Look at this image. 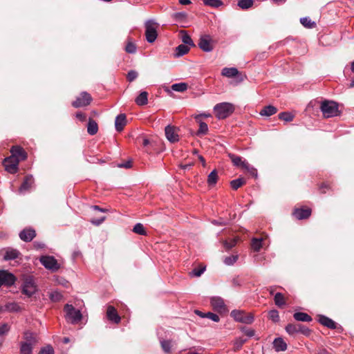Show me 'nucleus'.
<instances>
[{
  "instance_id": "obj_1",
  "label": "nucleus",
  "mask_w": 354,
  "mask_h": 354,
  "mask_svg": "<svg viewBox=\"0 0 354 354\" xmlns=\"http://www.w3.org/2000/svg\"><path fill=\"white\" fill-rule=\"evenodd\" d=\"M234 111V106L230 102H221L214 107L216 117L219 120H223L229 117Z\"/></svg>"
},
{
  "instance_id": "obj_2",
  "label": "nucleus",
  "mask_w": 354,
  "mask_h": 354,
  "mask_svg": "<svg viewBox=\"0 0 354 354\" xmlns=\"http://www.w3.org/2000/svg\"><path fill=\"white\" fill-rule=\"evenodd\" d=\"M320 109L325 118L335 117L339 113L338 104L331 100H324L321 104Z\"/></svg>"
},
{
  "instance_id": "obj_3",
  "label": "nucleus",
  "mask_w": 354,
  "mask_h": 354,
  "mask_svg": "<svg viewBox=\"0 0 354 354\" xmlns=\"http://www.w3.org/2000/svg\"><path fill=\"white\" fill-rule=\"evenodd\" d=\"M21 290L28 297H32L37 291V286L32 276H27L24 278L21 286Z\"/></svg>"
},
{
  "instance_id": "obj_4",
  "label": "nucleus",
  "mask_w": 354,
  "mask_h": 354,
  "mask_svg": "<svg viewBox=\"0 0 354 354\" xmlns=\"http://www.w3.org/2000/svg\"><path fill=\"white\" fill-rule=\"evenodd\" d=\"M66 319L73 324L78 323L82 317L80 310L75 309L71 304H66L64 306Z\"/></svg>"
},
{
  "instance_id": "obj_5",
  "label": "nucleus",
  "mask_w": 354,
  "mask_h": 354,
  "mask_svg": "<svg viewBox=\"0 0 354 354\" xmlns=\"http://www.w3.org/2000/svg\"><path fill=\"white\" fill-rule=\"evenodd\" d=\"M156 22L153 19H149L145 22V36L149 43H153L157 38Z\"/></svg>"
},
{
  "instance_id": "obj_6",
  "label": "nucleus",
  "mask_w": 354,
  "mask_h": 354,
  "mask_svg": "<svg viewBox=\"0 0 354 354\" xmlns=\"http://www.w3.org/2000/svg\"><path fill=\"white\" fill-rule=\"evenodd\" d=\"M286 331L291 335L301 333L305 336H309L311 332L308 327L301 324H288L286 326Z\"/></svg>"
},
{
  "instance_id": "obj_7",
  "label": "nucleus",
  "mask_w": 354,
  "mask_h": 354,
  "mask_svg": "<svg viewBox=\"0 0 354 354\" xmlns=\"http://www.w3.org/2000/svg\"><path fill=\"white\" fill-rule=\"evenodd\" d=\"M230 316L238 322L250 324L253 322L254 317L251 314H246L243 310H233Z\"/></svg>"
},
{
  "instance_id": "obj_8",
  "label": "nucleus",
  "mask_w": 354,
  "mask_h": 354,
  "mask_svg": "<svg viewBox=\"0 0 354 354\" xmlns=\"http://www.w3.org/2000/svg\"><path fill=\"white\" fill-rule=\"evenodd\" d=\"M40 263L46 269L56 272L59 269V265L56 259L53 256L44 255L39 259Z\"/></svg>"
},
{
  "instance_id": "obj_9",
  "label": "nucleus",
  "mask_w": 354,
  "mask_h": 354,
  "mask_svg": "<svg viewBox=\"0 0 354 354\" xmlns=\"http://www.w3.org/2000/svg\"><path fill=\"white\" fill-rule=\"evenodd\" d=\"M198 47L204 52L209 53L214 49L213 40L209 35H203L200 37Z\"/></svg>"
},
{
  "instance_id": "obj_10",
  "label": "nucleus",
  "mask_w": 354,
  "mask_h": 354,
  "mask_svg": "<svg viewBox=\"0 0 354 354\" xmlns=\"http://www.w3.org/2000/svg\"><path fill=\"white\" fill-rule=\"evenodd\" d=\"M92 100V97L87 92H82L80 95L73 102L72 105L75 108H80L88 105Z\"/></svg>"
},
{
  "instance_id": "obj_11",
  "label": "nucleus",
  "mask_w": 354,
  "mask_h": 354,
  "mask_svg": "<svg viewBox=\"0 0 354 354\" xmlns=\"http://www.w3.org/2000/svg\"><path fill=\"white\" fill-rule=\"evenodd\" d=\"M19 160L15 158V157H8L5 158L3 165L6 170L10 174H15L18 171Z\"/></svg>"
},
{
  "instance_id": "obj_12",
  "label": "nucleus",
  "mask_w": 354,
  "mask_h": 354,
  "mask_svg": "<svg viewBox=\"0 0 354 354\" xmlns=\"http://www.w3.org/2000/svg\"><path fill=\"white\" fill-rule=\"evenodd\" d=\"M210 304L213 309L219 313H225L227 308L224 300L220 297H213L210 299Z\"/></svg>"
},
{
  "instance_id": "obj_13",
  "label": "nucleus",
  "mask_w": 354,
  "mask_h": 354,
  "mask_svg": "<svg viewBox=\"0 0 354 354\" xmlns=\"http://www.w3.org/2000/svg\"><path fill=\"white\" fill-rule=\"evenodd\" d=\"M318 322L323 326L330 328V329H337L342 330V327L338 325L335 322H334L330 318L323 315H318Z\"/></svg>"
},
{
  "instance_id": "obj_14",
  "label": "nucleus",
  "mask_w": 354,
  "mask_h": 354,
  "mask_svg": "<svg viewBox=\"0 0 354 354\" xmlns=\"http://www.w3.org/2000/svg\"><path fill=\"white\" fill-rule=\"evenodd\" d=\"M15 277L6 270H0V286L2 285L12 286L15 282Z\"/></svg>"
},
{
  "instance_id": "obj_15",
  "label": "nucleus",
  "mask_w": 354,
  "mask_h": 354,
  "mask_svg": "<svg viewBox=\"0 0 354 354\" xmlns=\"http://www.w3.org/2000/svg\"><path fill=\"white\" fill-rule=\"evenodd\" d=\"M10 156L18 158L19 161L24 160L27 158L26 152L20 146H13L10 149Z\"/></svg>"
},
{
  "instance_id": "obj_16",
  "label": "nucleus",
  "mask_w": 354,
  "mask_h": 354,
  "mask_svg": "<svg viewBox=\"0 0 354 354\" xmlns=\"http://www.w3.org/2000/svg\"><path fill=\"white\" fill-rule=\"evenodd\" d=\"M1 252H4L3 254V259L5 261L14 260L19 257L20 255V252L19 250L12 248H7L1 250Z\"/></svg>"
},
{
  "instance_id": "obj_17",
  "label": "nucleus",
  "mask_w": 354,
  "mask_h": 354,
  "mask_svg": "<svg viewBox=\"0 0 354 354\" xmlns=\"http://www.w3.org/2000/svg\"><path fill=\"white\" fill-rule=\"evenodd\" d=\"M35 236V231L31 228H26L19 233L20 239L26 242L31 241Z\"/></svg>"
},
{
  "instance_id": "obj_18",
  "label": "nucleus",
  "mask_w": 354,
  "mask_h": 354,
  "mask_svg": "<svg viewBox=\"0 0 354 354\" xmlns=\"http://www.w3.org/2000/svg\"><path fill=\"white\" fill-rule=\"evenodd\" d=\"M165 136L167 139L171 142H176L178 141L179 136L176 133V130L174 127L168 125L165 127Z\"/></svg>"
},
{
  "instance_id": "obj_19",
  "label": "nucleus",
  "mask_w": 354,
  "mask_h": 354,
  "mask_svg": "<svg viewBox=\"0 0 354 354\" xmlns=\"http://www.w3.org/2000/svg\"><path fill=\"white\" fill-rule=\"evenodd\" d=\"M127 124V117L124 113L118 115L115 120V130L118 132L122 131Z\"/></svg>"
},
{
  "instance_id": "obj_20",
  "label": "nucleus",
  "mask_w": 354,
  "mask_h": 354,
  "mask_svg": "<svg viewBox=\"0 0 354 354\" xmlns=\"http://www.w3.org/2000/svg\"><path fill=\"white\" fill-rule=\"evenodd\" d=\"M106 316L110 321L115 324H118L121 320L116 309L111 306H109L107 308Z\"/></svg>"
},
{
  "instance_id": "obj_21",
  "label": "nucleus",
  "mask_w": 354,
  "mask_h": 354,
  "mask_svg": "<svg viewBox=\"0 0 354 354\" xmlns=\"http://www.w3.org/2000/svg\"><path fill=\"white\" fill-rule=\"evenodd\" d=\"M34 180L31 175H28L25 177L24 182L21 185L19 192L21 194H24L28 192L33 184Z\"/></svg>"
},
{
  "instance_id": "obj_22",
  "label": "nucleus",
  "mask_w": 354,
  "mask_h": 354,
  "mask_svg": "<svg viewBox=\"0 0 354 354\" xmlns=\"http://www.w3.org/2000/svg\"><path fill=\"white\" fill-rule=\"evenodd\" d=\"M311 214V209L310 208H298L295 209L293 215L299 220L306 219Z\"/></svg>"
},
{
  "instance_id": "obj_23",
  "label": "nucleus",
  "mask_w": 354,
  "mask_h": 354,
  "mask_svg": "<svg viewBox=\"0 0 354 354\" xmlns=\"http://www.w3.org/2000/svg\"><path fill=\"white\" fill-rule=\"evenodd\" d=\"M273 348L277 352L285 351L287 349V344L281 337H277L273 342Z\"/></svg>"
},
{
  "instance_id": "obj_24",
  "label": "nucleus",
  "mask_w": 354,
  "mask_h": 354,
  "mask_svg": "<svg viewBox=\"0 0 354 354\" xmlns=\"http://www.w3.org/2000/svg\"><path fill=\"white\" fill-rule=\"evenodd\" d=\"M239 73L238 69L234 67L231 68H223L221 71V75L223 76L227 77L228 78H232L236 77Z\"/></svg>"
},
{
  "instance_id": "obj_25",
  "label": "nucleus",
  "mask_w": 354,
  "mask_h": 354,
  "mask_svg": "<svg viewBox=\"0 0 354 354\" xmlns=\"http://www.w3.org/2000/svg\"><path fill=\"white\" fill-rule=\"evenodd\" d=\"M229 157L232 160L234 165L236 167H241L243 168L247 165L248 162L245 160H242V158L234 154H230Z\"/></svg>"
},
{
  "instance_id": "obj_26",
  "label": "nucleus",
  "mask_w": 354,
  "mask_h": 354,
  "mask_svg": "<svg viewBox=\"0 0 354 354\" xmlns=\"http://www.w3.org/2000/svg\"><path fill=\"white\" fill-rule=\"evenodd\" d=\"M98 131V125L97 122L91 119H88V125H87V132L89 135L93 136L95 135Z\"/></svg>"
},
{
  "instance_id": "obj_27",
  "label": "nucleus",
  "mask_w": 354,
  "mask_h": 354,
  "mask_svg": "<svg viewBox=\"0 0 354 354\" xmlns=\"http://www.w3.org/2000/svg\"><path fill=\"white\" fill-rule=\"evenodd\" d=\"M293 317L298 322H310L313 318L306 313L297 312L295 313Z\"/></svg>"
},
{
  "instance_id": "obj_28",
  "label": "nucleus",
  "mask_w": 354,
  "mask_h": 354,
  "mask_svg": "<svg viewBox=\"0 0 354 354\" xmlns=\"http://www.w3.org/2000/svg\"><path fill=\"white\" fill-rule=\"evenodd\" d=\"M277 112V109L272 105H268L264 106L260 111V115L262 116H271Z\"/></svg>"
},
{
  "instance_id": "obj_29",
  "label": "nucleus",
  "mask_w": 354,
  "mask_h": 354,
  "mask_svg": "<svg viewBox=\"0 0 354 354\" xmlns=\"http://www.w3.org/2000/svg\"><path fill=\"white\" fill-rule=\"evenodd\" d=\"M135 102L138 106L146 105L148 103V93L147 91H142L136 98Z\"/></svg>"
},
{
  "instance_id": "obj_30",
  "label": "nucleus",
  "mask_w": 354,
  "mask_h": 354,
  "mask_svg": "<svg viewBox=\"0 0 354 354\" xmlns=\"http://www.w3.org/2000/svg\"><path fill=\"white\" fill-rule=\"evenodd\" d=\"M160 344L162 349L165 353H170L171 352L172 342L171 340L164 339L159 337Z\"/></svg>"
},
{
  "instance_id": "obj_31",
  "label": "nucleus",
  "mask_w": 354,
  "mask_h": 354,
  "mask_svg": "<svg viewBox=\"0 0 354 354\" xmlns=\"http://www.w3.org/2000/svg\"><path fill=\"white\" fill-rule=\"evenodd\" d=\"M25 341L24 342L35 346L37 344L36 335L30 331H26L24 334Z\"/></svg>"
},
{
  "instance_id": "obj_32",
  "label": "nucleus",
  "mask_w": 354,
  "mask_h": 354,
  "mask_svg": "<svg viewBox=\"0 0 354 354\" xmlns=\"http://www.w3.org/2000/svg\"><path fill=\"white\" fill-rule=\"evenodd\" d=\"M189 50V48L185 44H180L176 48L175 57H180L187 54Z\"/></svg>"
},
{
  "instance_id": "obj_33",
  "label": "nucleus",
  "mask_w": 354,
  "mask_h": 354,
  "mask_svg": "<svg viewBox=\"0 0 354 354\" xmlns=\"http://www.w3.org/2000/svg\"><path fill=\"white\" fill-rule=\"evenodd\" d=\"M5 311L17 313L21 310V308L16 302H8L4 306Z\"/></svg>"
},
{
  "instance_id": "obj_34",
  "label": "nucleus",
  "mask_w": 354,
  "mask_h": 354,
  "mask_svg": "<svg viewBox=\"0 0 354 354\" xmlns=\"http://www.w3.org/2000/svg\"><path fill=\"white\" fill-rule=\"evenodd\" d=\"M33 346V345L21 342L20 344V354H32Z\"/></svg>"
},
{
  "instance_id": "obj_35",
  "label": "nucleus",
  "mask_w": 354,
  "mask_h": 354,
  "mask_svg": "<svg viewBox=\"0 0 354 354\" xmlns=\"http://www.w3.org/2000/svg\"><path fill=\"white\" fill-rule=\"evenodd\" d=\"M218 180V173L216 169H214L207 177V183L209 186H214L216 184Z\"/></svg>"
},
{
  "instance_id": "obj_36",
  "label": "nucleus",
  "mask_w": 354,
  "mask_h": 354,
  "mask_svg": "<svg viewBox=\"0 0 354 354\" xmlns=\"http://www.w3.org/2000/svg\"><path fill=\"white\" fill-rule=\"evenodd\" d=\"M300 22L305 28H313L316 26V23L313 21L308 17L301 18Z\"/></svg>"
},
{
  "instance_id": "obj_37",
  "label": "nucleus",
  "mask_w": 354,
  "mask_h": 354,
  "mask_svg": "<svg viewBox=\"0 0 354 354\" xmlns=\"http://www.w3.org/2000/svg\"><path fill=\"white\" fill-rule=\"evenodd\" d=\"M254 3V0H238L237 5L242 10L250 8Z\"/></svg>"
},
{
  "instance_id": "obj_38",
  "label": "nucleus",
  "mask_w": 354,
  "mask_h": 354,
  "mask_svg": "<svg viewBox=\"0 0 354 354\" xmlns=\"http://www.w3.org/2000/svg\"><path fill=\"white\" fill-rule=\"evenodd\" d=\"M188 88V85L185 82L176 83L171 85V89L177 92H184Z\"/></svg>"
},
{
  "instance_id": "obj_39",
  "label": "nucleus",
  "mask_w": 354,
  "mask_h": 354,
  "mask_svg": "<svg viewBox=\"0 0 354 354\" xmlns=\"http://www.w3.org/2000/svg\"><path fill=\"white\" fill-rule=\"evenodd\" d=\"M263 239L253 238L251 241V246L254 251L259 252L262 248Z\"/></svg>"
},
{
  "instance_id": "obj_40",
  "label": "nucleus",
  "mask_w": 354,
  "mask_h": 354,
  "mask_svg": "<svg viewBox=\"0 0 354 354\" xmlns=\"http://www.w3.org/2000/svg\"><path fill=\"white\" fill-rule=\"evenodd\" d=\"M245 183V180L244 178H239L232 180L230 182V185L233 189L236 190L239 187H241L243 185H244Z\"/></svg>"
},
{
  "instance_id": "obj_41",
  "label": "nucleus",
  "mask_w": 354,
  "mask_h": 354,
  "mask_svg": "<svg viewBox=\"0 0 354 354\" xmlns=\"http://www.w3.org/2000/svg\"><path fill=\"white\" fill-rule=\"evenodd\" d=\"M125 51L130 54H134L137 51L136 45L131 41V39H128V42L125 46Z\"/></svg>"
},
{
  "instance_id": "obj_42",
  "label": "nucleus",
  "mask_w": 354,
  "mask_h": 354,
  "mask_svg": "<svg viewBox=\"0 0 354 354\" xmlns=\"http://www.w3.org/2000/svg\"><path fill=\"white\" fill-rule=\"evenodd\" d=\"M204 5L212 7V8H218L221 6L223 3L221 0H202Z\"/></svg>"
},
{
  "instance_id": "obj_43",
  "label": "nucleus",
  "mask_w": 354,
  "mask_h": 354,
  "mask_svg": "<svg viewBox=\"0 0 354 354\" xmlns=\"http://www.w3.org/2000/svg\"><path fill=\"white\" fill-rule=\"evenodd\" d=\"M63 296L57 290H54L50 292L49 294V298L53 302H58L62 300Z\"/></svg>"
},
{
  "instance_id": "obj_44",
  "label": "nucleus",
  "mask_w": 354,
  "mask_h": 354,
  "mask_svg": "<svg viewBox=\"0 0 354 354\" xmlns=\"http://www.w3.org/2000/svg\"><path fill=\"white\" fill-rule=\"evenodd\" d=\"M201 317H207V318H209L211 320L215 322H219L220 320V318L218 317V315L215 314V313H211V312H208L207 313H198Z\"/></svg>"
},
{
  "instance_id": "obj_45",
  "label": "nucleus",
  "mask_w": 354,
  "mask_h": 354,
  "mask_svg": "<svg viewBox=\"0 0 354 354\" xmlns=\"http://www.w3.org/2000/svg\"><path fill=\"white\" fill-rule=\"evenodd\" d=\"M133 232L136 234H140V235H146L147 232L145 230V227L142 223H136L133 228Z\"/></svg>"
},
{
  "instance_id": "obj_46",
  "label": "nucleus",
  "mask_w": 354,
  "mask_h": 354,
  "mask_svg": "<svg viewBox=\"0 0 354 354\" xmlns=\"http://www.w3.org/2000/svg\"><path fill=\"white\" fill-rule=\"evenodd\" d=\"M205 268H206L205 266L195 268L189 272V274L191 277H201V274H203V272H205Z\"/></svg>"
},
{
  "instance_id": "obj_47",
  "label": "nucleus",
  "mask_w": 354,
  "mask_h": 354,
  "mask_svg": "<svg viewBox=\"0 0 354 354\" xmlns=\"http://www.w3.org/2000/svg\"><path fill=\"white\" fill-rule=\"evenodd\" d=\"M279 118L286 122H291L294 118V115L290 112H281L279 115Z\"/></svg>"
},
{
  "instance_id": "obj_48",
  "label": "nucleus",
  "mask_w": 354,
  "mask_h": 354,
  "mask_svg": "<svg viewBox=\"0 0 354 354\" xmlns=\"http://www.w3.org/2000/svg\"><path fill=\"white\" fill-rule=\"evenodd\" d=\"M274 299L275 304L279 307H281L285 304L284 297L283 295L280 292H277L275 294Z\"/></svg>"
},
{
  "instance_id": "obj_49",
  "label": "nucleus",
  "mask_w": 354,
  "mask_h": 354,
  "mask_svg": "<svg viewBox=\"0 0 354 354\" xmlns=\"http://www.w3.org/2000/svg\"><path fill=\"white\" fill-rule=\"evenodd\" d=\"M208 131V126L205 122L200 121L199 129L197 131V135H205Z\"/></svg>"
},
{
  "instance_id": "obj_50",
  "label": "nucleus",
  "mask_w": 354,
  "mask_h": 354,
  "mask_svg": "<svg viewBox=\"0 0 354 354\" xmlns=\"http://www.w3.org/2000/svg\"><path fill=\"white\" fill-rule=\"evenodd\" d=\"M182 41L183 42V44L191 46H195V44L192 39L191 37L187 35L186 32H184V34L182 36Z\"/></svg>"
},
{
  "instance_id": "obj_51",
  "label": "nucleus",
  "mask_w": 354,
  "mask_h": 354,
  "mask_svg": "<svg viewBox=\"0 0 354 354\" xmlns=\"http://www.w3.org/2000/svg\"><path fill=\"white\" fill-rule=\"evenodd\" d=\"M38 354H55V351L51 345L48 344L42 347Z\"/></svg>"
},
{
  "instance_id": "obj_52",
  "label": "nucleus",
  "mask_w": 354,
  "mask_h": 354,
  "mask_svg": "<svg viewBox=\"0 0 354 354\" xmlns=\"http://www.w3.org/2000/svg\"><path fill=\"white\" fill-rule=\"evenodd\" d=\"M247 342V339L243 337H238L235 339L234 346L236 350H239L243 345Z\"/></svg>"
},
{
  "instance_id": "obj_53",
  "label": "nucleus",
  "mask_w": 354,
  "mask_h": 354,
  "mask_svg": "<svg viewBox=\"0 0 354 354\" xmlns=\"http://www.w3.org/2000/svg\"><path fill=\"white\" fill-rule=\"evenodd\" d=\"M237 259H238L237 255H232V256L226 257L224 259L223 262L227 266H232L237 261Z\"/></svg>"
},
{
  "instance_id": "obj_54",
  "label": "nucleus",
  "mask_w": 354,
  "mask_h": 354,
  "mask_svg": "<svg viewBox=\"0 0 354 354\" xmlns=\"http://www.w3.org/2000/svg\"><path fill=\"white\" fill-rule=\"evenodd\" d=\"M10 329V327L7 323L0 324V337L6 335Z\"/></svg>"
},
{
  "instance_id": "obj_55",
  "label": "nucleus",
  "mask_w": 354,
  "mask_h": 354,
  "mask_svg": "<svg viewBox=\"0 0 354 354\" xmlns=\"http://www.w3.org/2000/svg\"><path fill=\"white\" fill-rule=\"evenodd\" d=\"M138 72L134 70H131L128 72L127 78L128 81L133 82L138 77Z\"/></svg>"
},
{
  "instance_id": "obj_56",
  "label": "nucleus",
  "mask_w": 354,
  "mask_h": 354,
  "mask_svg": "<svg viewBox=\"0 0 354 354\" xmlns=\"http://www.w3.org/2000/svg\"><path fill=\"white\" fill-rule=\"evenodd\" d=\"M269 317L274 322L279 320V313L277 310H272L269 312Z\"/></svg>"
},
{
  "instance_id": "obj_57",
  "label": "nucleus",
  "mask_w": 354,
  "mask_h": 354,
  "mask_svg": "<svg viewBox=\"0 0 354 354\" xmlns=\"http://www.w3.org/2000/svg\"><path fill=\"white\" fill-rule=\"evenodd\" d=\"M244 169H245L252 176L257 177V169L251 166L248 162L247 165L245 166Z\"/></svg>"
},
{
  "instance_id": "obj_58",
  "label": "nucleus",
  "mask_w": 354,
  "mask_h": 354,
  "mask_svg": "<svg viewBox=\"0 0 354 354\" xmlns=\"http://www.w3.org/2000/svg\"><path fill=\"white\" fill-rule=\"evenodd\" d=\"M106 219V217L105 216H102L99 218H92L90 222L94 225H96V226H98L100 225H101Z\"/></svg>"
},
{
  "instance_id": "obj_59",
  "label": "nucleus",
  "mask_w": 354,
  "mask_h": 354,
  "mask_svg": "<svg viewBox=\"0 0 354 354\" xmlns=\"http://www.w3.org/2000/svg\"><path fill=\"white\" fill-rule=\"evenodd\" d=\"M241 331L245 334L248 337H252L254 335L255 332L252 329L248 328L246 327L241 328Z\"/></svg>"
},
{
  "instance_id": "obj_60",
  "label": "nucleus",
  "mask_w": 354,
  "mask_h": 354,
  "mask_svg": "<svg viewBox=\"0 0 354 354\" xmlns=\"http://www.w3.org/2000/svg\"><path fill=\"white\" fill-rule=\"evenodd\" d=\"M174 17L176 20H182L187 17V13L185 12H179L174 14Z\"/></svg>"
},
{
  "instance_id": "obj_61",
  "label": "nucleus",
  "mask_w": 354,
  "mask_h": 354,
  "mask_svg": "<svg viewBox=\"0 0 354 354\" xmlns=\"http://www.w3.org/2000/svg\"><path fill=\"white\" fill-rule=\"evenodd\" d=\"M76 118L79 119L80 121L84 122L86 120V116L82 112H77L75 115Z\"/></svg>"
},
{
  "instance_id": "obj_62",
  "label": "nucleus",
  "mask_w": 354,
  "mask_h": 354,
  "mask_svg": "<svg viewBox=\"0 0 354 354\" xmlns=\"http://www.w3.org/2000/svg\"><path fill=\"white\" fill-rule=\"evenodd\" d=\"M131 166H132V163H131V160L127 161L126 162L120 164V165H118L119 167L126 168V169L131 168Z\"/></svg>"
},
{
  "instance_id": "obj_63",
  "label": "nucleus",
  "mask_w": 354,
  "mask_h": 354,
  "mask_svg": "<svg viewBox=\"0 0 354 354\" xmlns=\"http://www.w3.org/2000/svg\"><path fill=\"white\" fill-rule=\"evenodd\" d=\"M236 244V241H232V242L230 243H228L227 241L225 242L224 243V246L227 248V249H231L232 248H233Z\"/></svg>"
},
{
  "instance_id": "obj_64",
  "label": "nucleus",
  "mask_w": 354,
  "mask_h": 354,
  "mask_svg": "<svg viewBox=\"0 0 354 354\" xmlns=\"http://www.w3.org/2000/svg\"><path fill=\"white\" fill-rule=\"evenodd\" d=\"M212 223H214V225H226V222L221 218L219 220H214L212 221Z\"/></svg>"
}]
</instances>
